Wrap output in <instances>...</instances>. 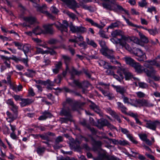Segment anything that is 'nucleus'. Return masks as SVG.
I'll list each match as a JSON object with an SVG mask.
<instances>
[{
	"instance_id": "obj_51",
	"label": "nucleus",
	"mask_w": 160,
	"mask_h": 160,
	"mask_svg": "<svg viewBox=\"0 0 160 160\" xmlns=\"http://www.w3.org/2000/svg\"><path fill=\"white\" fill-rule=\"evenodd\" d=\"M85 104V102H76L75 104V108H77V110L78 108H80L81 107L84 106Z\"/></svg>"
},
{
	"instance_id": "obj_9",
	"label": "nucleus",
	"mask_w": 160,
	"mask_h": 160,
	"mask_svg": "<svg viewBox=\"0 0 160 160\" xmlns=\"http://www.w3.org/2000/svg\"><path fill=\"white\" fill-rule=\"evenodd\" d=\"M88 101L91 103L89 105L90 108L98 114L100 116H102L103 115V113L99 106L91 100H89Z\"/></svg>"
},
{
	"instance_id": "obj_38",
	"label": "nucleus",
	"mask_w": 160,
	"mask_h": 160,
	"mask_svg": "<svg viewBox=\"0 0 160 160\" xmlns=\"http://www.w3.org/2000/svg\"><path fill=\"white\" fill-rule=\"evenodd\" d=\"M107 58L110 60V61L114 64H120V63L117 61L115 58L112 55H110L108 56Z\"/></svg>"
},
{
	"instance_id": "obj_11",
	"label": "nucleus",
	"mask_w": 160,
	"mask_h": 160,
	"mask_svg": "<svg viewBox=\"0 0 160 160\" xmlns=\"http://www.w3.org/2000/svg\"><path fill=\"white\" fill-rule=\"evenodd\" d=\"M73 83L80 88H88L91 85L88 81H84L82 82H80L78 80H74Z\"/></svg>"
},
{
	"instance_id": "obj_57",
	"label": "nucleus",
	"mask_w": 160,
	"mask_h": 160,
	"mask_svg": "<svg viewBox=\"0 0 160 160\" xmlns=\"http://www.w3.org/2000/svg\"><path fill=\"white\" fill-rule=\"evenodd\" d=\"M99 34L100 35V36L102 38H108V36H106L104 33V32L102 30H100L99 32Z\"/></svg>"
},
{
	"instance_id": "obj_46",
	"label": "nucleus",
	"mask_w": 160,
	"mask_h": 160,
	"mask_svg": "<svg viewBox=\"0 0 160 160\" xmlns=\"http://www.w3.org/2000/svg\"><path fill=\"white\" fill-rule=\"evenodd\" d=\"M138 83L140 88H146L148 87V85L146 83L143 82H140L139 80H138Z\"/></svg>"
},
{
	"instance_id": "obj_43",
	"label": "nucleus",
	"mask_w": 160,
	"mask_h": 160,
	"mask_svg": "<svg viewBox=\"0 0 160 160\" xmlns=\"http://www.w3.org/2000/svg\"><path fill=\"white\" fill-rule=\"evenodd\" d=\"M116 88L117 91L122 95L123 94L126 92L125 89L123 87L120 86H117Z\"/></svg>"
},
{
	"instance_id": "obj_44",
	"label": "nucleus",
	"mask_w": 160,
	"mask_h": 160,
	"mask_svg": "<svg viewBox=\"0 0 160 160\" xmlns=\"http://www.w3.org/2000/svg\"><path fill=\"white\" fill-rule=\"evenodd\" d=\"M149 61L150 65L152 66L153 65H155L157 67L159 68L160 69V64L158 63L156 60H148Z\"/></svg>"
},
{
	"instance_id": "obj_12",
	"label": "nucleus",
	"mask_w": 160,
	"mask_h": 160,
	"mask_svg": "<svg viewBox=\"0 0 160 160\" xmlns=\"http://www.w3.org/2000/svg\"><path fill=\"white\" fill-rule=\"evenodd\" d=\"M62 59L63 60L64 63L66 66V70L69 69V67L71 63L72 58L68 55H62Z\"/></svg>"
},
{
	"instance_id": "obj_13",
	"label": "nucleus",
	"mask_w": 160,
	"mask_h": 160,
	"mask_svg": "<svg viewBox=\"0 0 160 160\" xmlns=\"http://www.w3.org/2000/svg\"><path fill=\"white\" fill-rule=\"evenodd\" d=\"M49 136L55 137V134L50 132H45L42 134H40V138L42 140H45L48 142L51 141Z\"/></svg>"
},
{
	"instance_id": "obj_1",
	"label": "nucleus",
	"mask_w": 160,
	"mask_h": 160,
	"mask_svg": "<svg viewBox=\"0 0 160 160\" xmlns=\"http://www.w3.org/2000/svg\"><path fill=\"white\" fill-rule=\"evenodd\" d=\"M49 27H52V26L54 25L56 28L59 30H60L62 33L63 32H68V22L65 20L62 21V23L59 22H57L53 23L47 25Z\"/></svg>"
},
{
	"instance_id": "obj_53",
	"label": "nucleus",
	"mask_w": 160,
	"mask_h": 160,
	"mask_svg": "<svg viewBox=\"0 0 160 160\" xmlns=\"http://www.w3.org/2000/svg\"><path fill=\"white\" fill-rule=\"evenodd\" d=\"M54 65L55 68L60 70L62 67V63L61 61H59L57 62Z\"/></svg>"
},
{
	"instance_id": "obj_54",
	"label": "nucleus",
	"mask_w": 160,
	"mask_h": 160,
	"mask_svg": "<svg viewBox=\"0 0 160 160\" xmlns=\"http://www.w3.org/2000/svg\"><path fill=\"white\" fill-rule=\"evenodd\" d=\"M50 10L52 13L55 14H57L59 12L58 9L54 6L51 7Z\"/></svg>"
},
{
	"instance_id": "obj_56",
	"label": "nucleus",
	"mask_w": 160,
	"mask_h": 160,
	"mask_svg": "<svg viewBox=\"0 0 160 160\" xmlns=\"http://www.w3.org/2000/svg\"><path fill=\"white\" fill-rule=\"evenodd\" d=\"M45 149V148L44 147L38 148L37 149V152L38 154H41L44 152Z\"/></svg>"
},
{
	"instance_id": "obj_7",
	"label": "nucleus",
	"mask_w": 160,
	"mask_h": 160,
	"mask_svg": "<svg viewBox=\"0 0 160 160\" xmlns=\"http://www.w3.org/2000/svg\"><path fill=\"white\" fill-rule=\"evenodd\" d=\"M63 105V107L62 108L60 112V115L62 116H65L66 117H72L70 110L69 108L68 107V105L64 104Z\"/></svg>"
},
{
	"instance_id": "obj_31",
	"label": "nucleus",
	"mask_w": 160,
	"mask_h": 160,
	"mask_svg": "<svg viewBox=\"0 0 160 160\" xmlns=\"http://www.w3.org/2000/svg\"><path fill=\"white\" fill-rule=\"evenodd\" d=\"M122 98L123 99V101L124 103H127L128 104H129L132 106H134V105H132L134 104H135V103H136V99L135 100H132L130 99V100L131 101V102H129V98L127 97L122 96Z\"/></svg>"
},
{
	"instance_id": "obj_63",
	"label": "nucleus",
	"mask_w": 160,
	"mask_h": 160,
	"mask_svg": "<svg viewBox=\"0 0 160 160\" xmlns=\"http://www.w3.org/2000/svg\"><path fill=\"white\" fill-rule=\"evenodd\" d=\"M119 144L121 145L125 146L128 144V142L125 140H119Z\"/></svg>"
},
{
	"instance_id": "obj_32",
	"label": "nucleus",
	"mask_w": 160,
	"mask_h": 160,
	"mask_svg": "<svg viewBox=\"0 0 160 160\" xmlns=\"http://www.w3.org/2000/svg\"><path fill=\"white\" fill-rule=\"evenodd\" d=\"M117 103L118 108L120 109L121 112L125 114H127L126 111L127 108L120 102H118Z\"/></svg>"
},
{
	"instance_id": "obj_2",
	"label": "nucleus",
	"mask_w": 160,
	"mask_h": 160,
	"mask_svg": "<svg viewBox=\"0 0 160 160\" xmlns=\"http://www.w3.org/2000/svg\"><path fill=\"white\" fill-rule=\"evenodd\" d=\"M81 142L79 140L75 141L74 143L70 144V145L72 149H74L75 151L79 152L81 149H84L86 150L89 151L90 148L89 147L87 144H83L81 145V147L80 145Z\"/></svg>"
},
{
	"instance_id": "obj_20",
	"label": "nucleus",
	"mask_w": 160,
	"mask_h": 160,
	"mask_svg": "<svg viewBox=\"0 0 160 160\" xmlns=\"http://www.w3.org/2000/svg\"><path fill=\"white\" fill-rule=\"evenodd\" d=\"M66 3L68 6L74 10L75 1L74 0H60Z\"/></svg>"
},
{
	"instance_id": "obj_26",
	"label": "nucleus",
	"mask_w": 160,
	"mask_h": 160,
	"mask_svg": "<svg viewBox=\"0 0 160 160\" xmlns=\"http://www.w3.org/2000/svg\"><path fill=\"white\" fill-rule=\"evenodd\" d=\"M112 3L113 4V5L114 6V7H115V6H116L117 7V8L118 10L121 12H124L126 14H127V15H129V13L128 12V11L125 10L124 8H122V7L121 6L119 5L118 3H117L116 2H112ZM114 7L116 8V10L117 8L115 7ZM116 10H115V11H116Z\"/></svg>"
},
{
	"instance_id": "obj_45",
	"label": "nucleus",
	"mask_w": 160,
	"mask_h": 160,
	"mask_svg": "<svg viewBox=\"0 0 160 160\" xmlns=\"http://www.w3.org/2000/svg\"><path fill=\"white\" fill-rule=\"evenodd\" d=\"M64 12L68 15L70 18L72 19H75L76 18V15L73 13L70 12L68 11H65Z\"/></svg>"
},
{
	"instance_id": "obj_47",
	"label": "nucleus",
	"mask_w": 160,
	"mask_h": 160,
	"mask_svg": "<svg viewBox=\"0 0 160 160\" xmlns=\"http://www.w3.org/2000/svg\"><path fill=\"white\" fill-rule=\"evenodd\" d=\"M11 107V110L14 113L18 114V107L15 104Z\"/></svg>"
},
{
	"instance_id": "obj_24",
	"label": "nucleus",
	"mask_w": 160,
	"mask_h": 160,
	"mask_svg": "<svg viewBox=\"0 0 160 160\" xmlns=\"http://www.w3.org/2000/svg\"><path fill=\"white\" fill-rule=\"evenodd\" d=\"M43 28L44 29L45 33L52 34L54 33V31L53 28L47 25H43Z\"/></svg>"
},
{
	"instance_id": "obj_42",
	"label": "nucleus",
	"mask_w": 160,
	"mask_h": 160,
	"mask_svg": "<svg viewBox=\"0 0 160 160\" xmlns=\"http://www.w3.org/2000/svg\"><path fill=\"white\" fill-rule=\"evenodd\" d=\"M60 121H61V123H68V122L69 121H72V117H66V118H60Z\"/></svg>"
},
{
	"instance_id": "obj_37",
	"label": "nucleus",
	"mask_w": 160,
	"mask_h": 160,
	"mask_svg": "<svg viewBox=\"0 0 160 160\" xmlns=\"http://www.w3.org/2000/svg\"><path fill=\"white\" fill-rule=\"evenodd\" d=\"M122 34V32L120 30H117L112 32L111 35L113 37H116L118 36L121 35Z\"/></svg>"
},
{
	"instance_id": "obj_4",
	"label": "nucleus",
	"mask_w": 160,
	"mask_h": 160,
	"mask_svg": "<svg viewBox=\"0 0 160 160\" xmlns=\"http://www.w3.org/2000/svg\"><path fill=\"white\" fill-rule=\"evenodd\" d=\"M117 73L119 74L122 79L123 78L122 73L124 74L127 80L131 79L133 76L132 74L127 69L123 67L119 68L117 71Z\"/></svg>"
},
{
	"instance_id": "obj_23",
	"label": "nucleus",
	"mask_w": 160,
	"mask_h": 160,
	"mask_svg": "<svg viewBox=\"0 0 160 160\" xmlns=\"http://www.w3.org/2000/svg\"><path fill=\"white\" fill-rule=\"evenodd\" d=\"M23 20L27 22L30 24H32L36 21V19L35 18L31 16L24 17Z\"/></svg>"
},
{
	"instance_id": "obj_61",
	"label": "nucleus",
	"mask_w": 160,
	"mask_h": 160,
	"mask_svg": "<svg viewBox=\"0 0 160 160\" xmlns=\"http://www.w3.org/2000/svg\"><path fill=\"white\" fill-rule=\"evenodd\" d=\"M139 136L140 139L143 141H145L147 139V135L146 134H140L139 135Z\"/></svg>"
},
{
	"instance_id": "obj_52",
	"label": "nucleus",
	"mask_w": 160,
	"mask_h": 160,
	"mask_svg": "<svg viewBox=\"0 0 160 160\" xmlns=\"http://www.w3.org/2000/svg\"><path fill=\"white\" fill-rule=\"evenodd\" d=\"M147 3L145 0H142L138 2V4L139 6L141 7H143L147 5Z\"/></svg>"
},
{
	"instance_id": "obj_8",
	"label": "nucleus",
	"mask_w": 160,
	"mask_h": 160,
	"mask_svg": "<svg viewBox=\"0 0 160 160\" xmlns=\"http://www.w3.org/2000/svg\"><path fill=\"white\" fill-rule=\"evenodd\" d=\"M101 1L102 2V5L104 8L110 11L116 10V9L114 6L109 3V0H101Z\"/></svg>"
},
{
	"instance_id": "obj_15",
	"label": "nucleus",
	"mask_w": 160,
	"mask_h": 160,
	"mask_svg": "<svg viewBox=\"0 0 160 160\" xmlns=\"http://www.w3.org/2000/svg\"><path fill=\"white\" fill-rule=\"evenodd\" d=\"M63 141V138L62 136H59L57 137L55 139L54 142V144L52 146L55 149H58L62 147L61 145H59V143Z\"/></svg>"
},
{
	"instance_id": "obj_14",
	"label": "nucleus",
	"mask_w": 160,
	"mask_h": 160,
	"mask_svg": "<svg viewBox=\"0 0 160 160\" xmlns=\"http://www.w3.org/2000/svg\"><path fill=\"white\" fill-rule=\"evenodd\" d=\"M46 6L45 5H42V7H38L37 11L40 12L42 13H45L49 18L52 19H54L55 17L51 14L48 13L46 10Z\"/></svg>"
},
{
	"instance_id": "obj_36",
	"label": "nucleus",
	"mask_w": 160,
	"mask_h": 160,
	"mask_svg": "<svg viewBox=\"0 0 160 160\" xmlns=\"http://www.w3.org/2000/svg\"><path fill=\"white\" fill-rule=\"evenodd\" d=\"M35 71L31 70H28L27 72L24 73V75L29 78H32L35 75Z\"/></svg>"
},
{
	"instance_id": "obj_59",
	"label": "nucleus",
	"mask_w": 160,
	"mask_h": 160,
	"mask_svg": "<svg viewBox=\"0 0 160 160\" xmlns=\"http://www.w3.org/2000/svg\"><path fill=\"white\" fill-rule=\"evenodd\" d=\"M124 18L126 22L130 26H131L132 27H137V25H136L132 23V22H130L129 20L128 19H126L125 17H124Z\"/></svg>"
},
{
	"instance_id": "obj_10",
	"label": "nucleus",
	"mask_w": 160,
	"mask_h": 160,
	"mask_svg": "<svg viewBox=\"0 0 160 160\" xmlns=\"http://www.w3.org/2000/svg\"><path fill=\"white\" fill-rule=\"evenodd\" d=\"M145 127L149 129L154 131H155L157 125L159 124V122L158 121H147Z\"/></svg>"
},
{
	"instance_id": "obj_50",
	"label": "nucleus",
	"mask_w": 160,
	"mask_h": 160,
	"mask_svg": "<svg viewBox=\"0 0 160 160\" xmlns=\"http://www.w3.org/2000/svg\"><path fill=\"white\" fill-rule=\"evenodd\" d=\"M115 43H119L123 47L127 43L125 41L121 39H118V41H115Z\"/></svg>"
},
{
	"instance_id": "obj_58",
	"label": "nucleus",
	"mask_w": 160,
	"mask_h": 160,
	"mask_svg": "<svg viewBox=\"0 0 160 160\" xmlns=\"http://www.w3.org/2000/svg\"><path fill=\"white\" fill-rule=\"evenodd\" d=\"M127 137L130 139V140L133 142V143L135 144H137L138 143V142L136 141L133 138V137L130 134H128Z\"/></svg>"
},
{
	"instance_id": "obj_28",
	"label": "nucleus",
	"mask_w": 160,
	"mask_h": 160,
	"mask_svg": "<svg viewBox=\"0 0 160 160\" xmlns=\"http://www.w3.org/2000/svg\"><path fill=\"white\" fill-rule=\"evenodd\" d=\"M86 21L90 23L92 25H93L94 26L96 27L102 29V28L104 27V25H100L98 24L97 23L95 22L94 21L92 20V19L89 18H86L85 19Z\"/></svg>"
},
{
	"instance_id": "obj_49",
	"label": "nucleus",
	"mask_w": 160,
	"mask_h": 160,
	"mask_svg": "<svg viewBox=\"0 0 160 160\" xmlns=\"http://www.w3.org/2000/svg\"><path fill=\"white\" fill-rule=\"evenodd\" d=\"M148 31L150 34L153 35H154L158 33V30L156 28H155L153 29H148Z\"/></svg>"
},
{
	"instance_id": "obj_60",
	"label": "nucleus",
	"mask_w": 160,
	"mask_h": 160,
	"mask_svg": "<svg viewBox=\"0 0 160 160\" xmlns=\"http://www.w3.org/2000/svg\"><path fill=\"white\" fill-rule=\"evenodd\" d=\"M87 128L91 131L93 134L95 135L96 134V131L93 128L89 126H87Z\"/></svg>"
},
{
	"instance_id": "obj_48",
	"label": "nucleus",
	"mask_w": 160,
	"mask_h": 160,
	"mask_svg": "<svg viewBox=\"0 0 160 160\" xmlns=\"http://www.w3.org/2000/svg\"><path fill=\"white\" fill-rule=\"evenodd\" d=\"M58 42L59 41L57 39L51 38L48 41V43L50 44H55L58 43Z\"/></svg>"
},
{
	"instance_id": "obj_22",
	"label": "nucleus",
	"mask_w": 160,
	"mask_h": 160,
	"mask_svg": "<svg viewBox=\"0 0 160 160\" xmlns=\"http://www.w3.org/2000/svg\"><path fill=\"white\" fill-rule=\"evenodd\" d=\"M108 122L106 119L98 120V125H97V126L101 128L105 126H107L108 124Z\"/></svg>"
},
{
	"instance_id": "obj_17",
	"label": "nucleus",
	"mask_w": 160,
	"mask_h": 160,
	"mask_svg": "<svg viewBox=\"0 0 160 160\" xmlns=\"http://www.w3.org/2000/svg\"><path fill=\"white\" fill-rule=\"evenodd\" d=\"M20 100L21 101V102L20 103V104L22 107H24L29 105L34 102L33 100L29 98L20 99Z\"/></svg>"
},
{
	"instance_id": "obj_5",
	"label": "nucleus",
	"mask_w": 160,
	"mask_h": 160,
	"mask_svg": "<svg viewBox=\"0 0 160 160\" xmlns=\"http://www.w3.org/2000/svg\"><path fill=\"white\" fill-rule=\"evenodd\" d=\"M143 65L144 67L149 69H148L143 68L144 72L146 73L148 76L151 77L155 74L156 73L155 70L150 65V63L148 60L146 61L145 62Z\"/></svg>"
},
{
	"instance_id": "obj_18",
	"label": "nucleus",
	"mask_w": 160,
	"mask_h": 160,
	"mask_svg": "<svg viewBox=\"0 0 160 160\" xmlns=\"http://www.w3.org/2000/svg\"><path fill=\"white\" fill-rule=\"evenodd\" d=\"M132 67H133L135 69V71L138 73H142L143 70V68L138 62H135L132 64Z\"/></svg>"
},
{
	"instance_id": "obj_21",
	"label": "nucleus",
	"mask_w": 160,
	"mask_h": 160,
	"mask_svg": "<svg viewBox=\"0 0 160 160\" xmlns=\"http://www.w3.org/2000/svg\"><path fill=\"white\" fill-rule=\"evenodd\" d=\"M132 52L134 54L138 57H144L145 56L143 51L141 49L138 48L134 49Z\"/></svg>"
},
{
	"instance_id": "obj_55",
	"label": "nucleus",
	"mask_w": 160,
	"mask_h": 160,
	"mask_svg": "<svg viewBox=\"0 0 160 160\" xmlns=\"http://www.w3.org/2000/svg\"><path fill=\"white\" fill-rule=\"evenodd\" d=\"M112 116L117 119L119 123H121V120L120 117L115 112L112 115Z\"/></svg>"
},
{
	"instance_id": "obj_40",
	"label": "nucleus",
	"mask_w": 160,
	"mask_h": 160,
	"mask_svg": "<svg viewBox=\"0 0 160 160\" xmlns=\"http://www.w3.org/2000/svg\"><path fill=\"white\" fill-rule=\"evenodd\" d=\"M139 34L140 37V38L142 42L144 43H147L148 42V38L142 33L139 32Z\"/></svg>"
},
{
	"instance_id": "obj_6",
	"label": "nucleus",
	"mask_w": 160,
	"mask_h": 160,
	"mask_svg": "<svg viewBox=\"0 0 160 160\" xmlns=\"http://www.w3.org/2000/svg\"><path fill=\"white\" fill-rule=\"evenodd\" d=\"M69 27L70 30L73 33L80 32L83 33L87 31L86 28L82 26L76 27L72 25Z\"/></svg>"
},
{
	"instance_id": "obj_30",
	"label": "nucleus",
	"mask_w": 160,
	"mask_h": 160,
	"mask_svg": "<svg viewBox=\"0 0 160 160\" xmlns=\"http://www.w3.org/2000/svg\"><path fill=\"white\" fill-rule=\"evenodd\" d=\"M116 69V67L111 66L106 71V73L107 75H112L114 73V71Z\"/></svg>"
},
{
	"instance_id": "obj_16",
	"label": "nucleus",
	"mask_w": 160,
	"mask_h": 160,
	"mask_svg": "<svg viewBox=\"0 0 160 160\" xmlns=\"http://www.w3.org/2000/svg\"><path fill=\"white\" fill-rule=\"evenodd\" d=\"M6 114L8 116L7 120L9 122H12L18 118V114L14 113L12 114L8 111L7 112Z\"/></svg>"
},
{
	"instance_id": "obj_27",
	"label": "nucleus",
	"mask_w": 160,
	"mask_h": 160,
	"mask_svg": "<svg viewBox=\"0 0 160 160\" xmlns=\"http://www.w3.org/2000/svg\"><path fill=\"white\" fill-rule=\"evenodd\" d=\"M82 73L81 71H78L74 68L72 69V71L70 72L71 77V79H73L75 78V75H81Z\"/></svg>"
},
{
	"instance_id": "obj_64",
	"label": "nucleus",
	"mask_w": 160,
	"mask_h": 160,
	"mask_svg": "<svg viewBox=\"0 0 160 160\" xmlns=\"http://www.w3.org/2000/svg\"><path fill=\"white\" fill-rule=\"evenodd\" d=\"M43 63H44V65H45V66H47V65H48L49 64H50L51 62L50 61V60L46 58H44V60L43 62Z\"/></svg>"
},
{
	"instance_id": "obj_33",
	"label": "nucleus",
	"mask_w": 160,
	"mask_h": 160,
	"mask_svg": "<svg viewBox=\"0 0 160 160\" xmlns=\"http://www.w3.org/2000/svg\"><path fill=\"white\" fill-rule=\"evenodd\" d=\"M32 32L35 34L40 35L44 32L43 31L39 26H37L32 30Z\"/></svg>"
},
{
	"instance_id": "obj_25",
	"label": "nucleus",
	"mask_w": 160,
	"mask_h": 160,
	"mask_svg": "<svg viewBox=\"0 0 160 160\" xmlns=\"http://www.w3.org/2000/svg\"><path fill=\"white\" fill-rule=\"evenodd\" d=\"M123 59L125 61L126 63L132 66V64L135 62V61L131 58L126 56L124 57Z\"/></svg>"
},
{
	"instance_id": "obj_41",
	"label": "nucleus",
	"mask_w": 160,
	"mask_h": 160,
	"mask_svg": "<svg viewBox=\"0 0 160 160\" xmlns=\"http://www.w3.org/2000/svg\"><path fill=\"white\" fill-rule=\"evenodd\" d=\"M57 79H55L53 82H52L50 81L49 79H48L46 81V85L47 84H48L50 86H53L54 85V83H60L61 82V80L59 79V80L58 82H57Z\"/></svg>"
},
{
	"instance_id": "obj_35",
	"label": "nucleus",
	"mask_w": 160,
	"mask_h": 160,
	"mask_svg": "<svg viewBox=\"0 0 160 160\" xmlns=\"http://www.w3.org/2000/svg\"><path fill=\"white\" fill-rule=\"evenodd\" d=\"M86 42L89 45H91L94 48H96L97 47L96 43L93 40H90L88 38H86Z\"/></svg>"
},
{
	"instance_id": "obj_39",
	"label": "nucleus",
	"mask_w": 160,
	"mask_h": 160,
	"mask_svg": "<svg viewBox=\"0 0 160 160\" xmlns=\"http://www.w3.org/2000/svg\"><path fill=\"white\" fill-rule=\"evenodd\" d=\"M101 52L102 54L106 56L107 58L108 57V56L109 55L108 54V53H113V51L112 50H109L108 49L105 50L104 49H102L101 50Z\"/></svg>"
},
{
	"instance_id": "obj_62",
	"label": "nucleus",
	"mask_w": 160,
	"mask_h": 160,
	"mask_svg": "<svg viewBox=\"0 0 160 160\" xmlns=\"http://www.w3.org/2000/svg\"><path fill=\"white\" fill-rule=\"evenodd\" d=\"M136 94L139 98H143L145 96V94L141 92H136Z\"/></svg>"
},
{
	"instance_id": "obj_19",
	"label": "nucleus",
	"mask_w": 160,
	"mask_h": 160,
	"mask_svg": "<svg viewBox=\"0 0 160 160\" xmlns=\"http://www.w3.org/2000/svg\"><path fill=\"white\" fill-rule=\"evenodd\" d=\"M76 102H74L70 98H68L66 99V102L63 103L65 105H68V107L69 105L71 107L73 110H77V108H75V104Z\"/></svg>"
},
{
	"instance_id": "obj_3",
	"label": "nucleus",
	"mask_w": 160,
	"mask_h": 160,
	"mask_svg": "<svg viewBox=\"0 0 160 160\" xmlns=\"http://www.w3.org/2000/svg\"><path fill=\"white\" fill-rule=\"evenodd\" d=\"M133 105L136 107L139 108H140L141 107H152L154 106L153 104L148 100L144 99H136V103Z\"/></svg>"
},
{
	"instance_id": "obj_34",
	"label": "nucleus",
	"mask_w": 160,
	"mask_h": 160,
	"mask_svg": "<svg viewBox=\"0 0 160 160\" xmlns=\"http://www.w3.org/2000/svg\"><path fill=\"white\" fill-rule=\"evenodd\" d=\"M31 48V45L28 44H26L23 46L22 50L26 56H27L26 54L27 53H28L30 51Z\"/></svg>"
},
{
	"instance_id": "obj_29",
	"label": "nucleus",
	"mask_w": 160,
	"mask_h": 160,
	"mask_svg": "<svg viewBox=\"0 0 160 160\" xmlns=\"http://www.w3.org/2000/svg\"><path fill=\"white\" fill-rule=\"evenodd\" d=\"M51 114L47 111H45L43 113L42 115L39 118V120H43L48 118H51L52 117Z\"/></svg>"
}]
</instances>
